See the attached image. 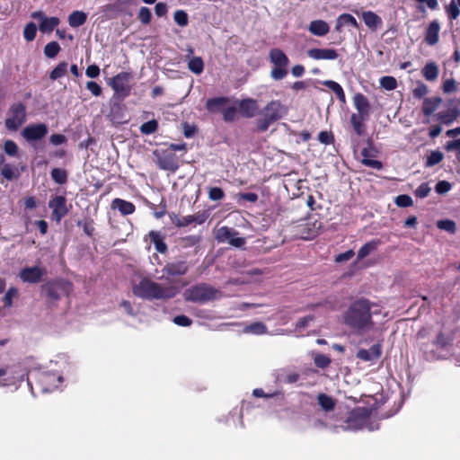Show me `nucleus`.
Here are the masks:
<instances>
[{
	"mask_svg": "<svg viewBox=\"0 0 460 460\" xmlns=\"http://www.w3.org/2000/svg\"><path fill=\"white\" fill-rule=\"evenodd\" d=\"M287 113L288 108L279 101H270L260 112L257 120L259 129L265 131L271 123L282 119Z\"/></svg>",
	"mask_w": 460,
	"mask_h": 460,
	"instance_id": "7ed1b4c3",
	"label": "nucleus"
},
{
	"mask_svg": "<svg viewBox=\"0 0 460 460\" xmlns=\"http://www.w3.org/2000/svg\"><path fill=\"white\" fill-rule=\"evenodd\" d=\"M46 274L44 268L40 266L25 267L19 272L21 280L24 283L36 284L39 283L42 277Z\"/></svg>",
	"mask_w": 460,
	"mask_h": 460,
	"instance_id": "f8f14e48",
	"label": "nucleus"
},
{
	"mask_svg": "<svg viewBox=\"0 0 460 460\" xmlns=\"http://www.w3.org/2000/svg\"><path fill=\"white\" fill-rule=\"evenodd\" d=\"M157 129V121L156 120H149L145 122L140 127V131L143 134L149 135L154 133Z\"/></svg>",
	"mask_w": 460,
	"mask_h": 460,
	"instance_id": "603ef678",
	"label": "nucleus"
},
{
	"mask_svg": "<svg viewBox=\"0 0 460 460\" xmlns=\"http://www.w3.org/2000/svg\"><path fill=\"white\" fill-rule=\"evenodd\" d=\"M367 429L368 430H374L377 429V425H373L369 423V418L367 414V411L362 409L356 410L352 411L348 418L345 426L343 427L344 430H358Z\"/></svg>",
	"mask_w": 460,
	"mask_h": 460,
	"instance_id": "20e7f679",
	"label": "nucleus"
},
{
	"mask_svg": "<svg viewBox=\"0 0 460 460\" xmlns=\"http://www.w3.org/2000/svg\"><path fill=\"white\" fill-rule=\"evenodd\" d=\"M52 179L58 184H63L66 181V172L65 170L55 168L51 172Z\"/></svg>",
	"mask_w": 460,
	"mask_h": 460,
	"instance_id": "09e8293b",
	"label": "nucleus"
},
{
	"mask_svg": "<svg viewBox=\"0 0 460 460\" xmlns=\"http://www.w3.org/2000/svg\"><path fill=\"white\" fill-rule=\"evenodd\" d=\"M240 113L246 118H252L259 112V103L256 100L247 98L239 102Z\"/></svg>",
	"mask_w": 460,
	"mask_h": 460,
	"instance_id": "f3484780",
	"label": "nucleus"
},
{
	"mask_svg": "<svg viewBox=\"0 0 460 460\" xmlns=\"http://www.w3.org/2000/svg\"><path fill=\"white\" fill-rule=\"evenodd\" d=\"M37 33L36 24L33 22H29L25 25L23 29V37L27 41H32Z\"/></svg>",
	"mask_w": 460,
	"mask_h": 460,
	"instance_id": "37998d69",
	"label": "nucleus"
},
{
	"mask_svg": "<svg viewBox=\"0 0 460 460\" xmlns=\"http://www.w3.org/2000/svg\"><path fill=\"white\" fill-rule=\"evenodd\" d=\"M63 377L57 373H44L40 377L42 390L44 392H51L58 387V384L61 383Z\"/></svg>",
	"mask_w": 460,
	"mask_h": 460,
	"instance_id": "2eb2a0df",
	"label": "nucleus"
},
{
	"mask_svg": "<svg viewBox=\"0 0 460 460\" xmlns=\"http://www.w3.org/2000/svg\"><path fill=\"white\" fill-rule=\"evenodd\" d=\"M225 102L226 100L224 98L209 99L208 100L206 106L209 111H215L217 108L223 105Z\"/></svg>",
	"mask_w": 460,
	"mask_h": 460,
	"instance_id": "bf43d9fd",
	"label": "nucleus"
},
{
	"mask_svg": "<svg viewBox=\"0 0 460 460\" xmlns=\"http://www.w3.org/2000/svg\"><path fill=\"white\" fill-rule=\"evenodd\" d=\"M149 237L151 239V242L155 244V247L157 252L164 253L167 250V246L165 243L164 242V237L161 235L160 233L155 231H151L149 233Z\"/></svg>",
	"mask_w": 460,
	"mask_h": 460,
	"instance_id": "72a5a7b5",
	"label": "nucleus"
},
{
	"mask_svg": "<svg viewBox=\"0 0 460 460\" xmlns=\"http://www.w3.org/2000/svg\"><path fill=\"white\" fill-rule=\"evenodd\" d=\"M270 60L274 66H288L289 60L286 54L279 49H272L270 51Z\"/></svg>",
	"mask_w": 460,
	"mask_h": 460,
	"instance_id": "5701e85b",
	"label": "nucleus"
},
{
	"mask_svg": "<svg viewBox=\"0 0 460 460\" xmlns=\"http://www.w3.org/2000/svg\"><path fill=\"white\" fill-rule=\"evenodd\" d=\"M86 88L94 95L99 96L102 93V88L101 86L93 82L90 81L86 84Z\"/></svg>",
	"mask_w": 460,
	"mask_h": 460,
	"instance_id": "338daca9",
	"label": "nucleus"
},
{
	"mask_svg": "<svg viewBox=\"0 0 460 460\" xmlns=\"http://www.w3.org/2000/svg\"><path fill=\"white\" fill-rule=\"evenodd\" d=\"M345 26H352L354 28H358V23L355 17L351 14L342 13L337 18L335 31L340 32Z\"/></svg>",
	"mask_w": 460,
	"mask_h": 460,
	"instance_id": "b1692460",
	"label": "nucleus"
},
{
	"mask_svg": "<svg viewBox=\"0 0 460 460\" xmlns=\"http://www.w3.org/2000/svg\"><path fill=\"white\" fill-rule=\"evenodd\" d=\"M206 219L207 216L205 214L198 213L195 215L183 217V224L184 226H187L191 224L201 225L206 221Z\"/></svg>",
	"mask_w": 460,
	"mask_h": 460,
	"instance_id": "4c0bfd02",
	"label": "nucleus"
},
{
	"mask_svg": "<svg viewBox=\"0 0 460 460\" xmlns=\"http://www.w3.org/2000/svg\"><path fill=\"white\" fill-rule=\"evenodd\" d=\"M431 189L428 183H421L415 190V195L420 199L427 197Z\"/></svg>",
	"mask_w": 460,
	"mask_h": 460,
	"instance_id": "052dcab7",
	"label": "nucleus"
},
{
	"mask_svg": "<svg viewBox=\"0 0 460 460\" xmlns=\"http://www.w3.org/2000/svg\"><path fill=\"white\" fill-rule=\"evenodd\" d=\"M112 207L117 208L122 215H130L135 211V206L121 199H115L112 202Z\"/></svg>",
	"mask_w": 460,
	"mask_h": 460,
	"instance_id": "bb28decb",
	"label": "nucleus"
},
{
	"mask_svg": "<svg viewBox=\"0 0 460 460\" xmlns=\"http://www.w3.org/2000/svg\"><path fill=\"white\" fill-rule=\"evenodd\" d=\"M362 164H365L366 166H368V167H371L373 169H381L382 168V164L381 162L377 161V160H375V159H372L368 156V151L367 149H363L362 150Z\"/></svg>",
	"mask_w": 460,
	"mask_h": 460,
	"instance_id": "58836bf2",
	"label": "nucleus"
},
{
	"mask_svg": "<svg viewBox=\"0 0 460 460\" xmlns=\"http://www.w3.org/2000/svg\"><path fill=\"white\" fill-rule=\"evenodd\" d=\"M380 84L385 90L392 91L396 88L397 82L393 76H384L380 79Z\"/></svg>",
	"mask_w": 460,
	"mask_h": 460,
	"instance_id": "8fccbe9b",
	"label": "nucleus"
},
{
	"mask_svg": "<svg viewBox=\"0 0 460 460\" xmlns=\"http://www.w3.org/2000/svg\"><path fill=\"white\" fill-rule=\"evenodd\" d=\"M188 68L194 74L199 75L203 72L204 63L201 58L194 57L188 62Z\"/></svg>",
	"mask_w": 460,
	"mask_h": 460,
	"instance_id": "e433bc0d",
	"label": "nucleus"
},
{
	"mask_svg": "<svg viewBox=\"0 0 460 460\" xmlns=\"http://www.w3.org/2000/svg\"><path fill=\"white\" fill-rule=\"evenodd\" d=\"M208 197L212 200H220L224 198V191L218 187H213L208 191Z\"/></svg>",
	"mask_w": 460,
	"mask_h": 460,
	"instance_id": "e2e57ef3",
	"label": "nucleus"
},
{
	"mask_svg": "<svg viewBox=\"0 0 460 460\" xmlns=\"http://www.w3.org/2000/svg\"><path fill=\"white\" fill-rule=\"evenodd\" d=\"M440 25L438 21H432L426 31L425 40L426 42L433 46L438 42L439 40Z\"/></svg>",
	"mask_w": 460,
	"mask_h": 460,
	"instance_id": "412c9836",
	"label": "nucleus"
},
{
	"mask_svg": "<svg viewBox=\"0 0 460 460\" xmlns=\"http://www.w3.org/2000/svg\"><path fill=\"white\" fill-rule=\"evenodd\" d=\"M439 74V69L435 62H428L422 69V75L427 81H435Z\"/></svg>",
	"mask_w": 460,
	"mask_h": 460,
	"instance_id": "393cba45",
	"label": "nucleus"
},
{
	"mask_svg": "<svg viewBox=\"0 0 460 460\" xmlns=\"http://www.w3.org/2000/svg\"><path fill=\"white\" fill-rule=\"evenodd\" d=\"M66 283L63 282H55V283H49L46 286H44V290L47 293V296L51 299H58L59 297V295L58 294V289L61 288H65Z\"/></svg>",
	"mask_w": 460,
	"mask_h": 460,
	"instance_id": "f704fd0d",
	"label": "nucleus"
},
{
	"mask_svg": "<svg viewBox=\"0 0 460 460\" xmlns=\"http://www.w3.org/2000/svg\"><path fill=\"white\" fill-rule=\"evenodd\" d=\"M435 189L438 194H445L451 190V184L447 181H440L437 183Z\"/></svg>",
	"mask_w": 460,
	"mask_h": 460,
	"instance_id": "0e129e2a",
	"label": "nucleus"
},
{
	"mask_svg": "<svg viewBox=\"0 0 460 460\" xmlns=\"http://www.w3.org/2000/svg\"><path fill=\"white\" fill-rule=\"evenodd\" d=\"M186 300L205 303L217 297V291L207 285L190 288L184 292Z\"/></svg>",
	"mask_w": 460,
	"mask_h": 460,
	"instance_id": "423d86ee",
	"label": "nucleus"
},
{
	"mask_svg": "<svg viewBox=\"0 0 460 460\" xmlns=\"http://www.w3.org/2000/svg\"><path fill=\"white\" fill-rule=\"evenodd\" d=\"M267 326L261 322H255L246 325L243 328L244 333H250L253 335H262L267 333Z\"/></svg>",
	"mask_w": 460,
	"mask_h": 460,
	"instance_id": "7c9ffc66",
	"label": "nucleus"
},
{
	"mask_svg": "<svg viewBox=\"0 0 460 460\" xmlns=\"http://www.w3.org/2000/svg\"><path fill=\"white\" fill-rule=\"evenodd\" d=\"M129 74L128 73H120L117 75L113 79L111 83V86L113 90L116 93H128V80H129Z\"/></svg>",
	"mask_w": 460,
	"mask_h": 460,
	"instance_id": "6ab92c4d",
	"label": "nucleus"
},
{
	"mask_svg": "<svg viewBox=\"0 0 460 460\" xmlns=\"http://www.w3.org/2000/svg\"><path fill=\"white\" fill-rule=\"evenodd\" d=\"M133 294L146 300H164L176 296L179 288L175 286H162L150 279L143 278L137 283L132 285Z\"/></svg>",
	"mask_w": 460,
	"mask_h": 460,
	"instance_id": "f03ea898",
	"label": "nucleus"
},
{
	"mask_svg": "<svg viewBox=\"0 0 460 460\" xmlns=\"http://www.w3.org/2000/svg\"><path fill=\"white\" fill-rule=\"evenodd\" d=\"M379 243V241L373 240L364 244L358 252V261L364 259L365 257L368 256L370 253L375 252L378 247Z\"/></svg>",
	"mask_w": 460,
	"mask_h": 460,
	"instance_id": "2f4dec72",
	"label": "nucleus"
},
{
	"mask_svg": "<svg viewBox=\"0 0 460 460\" xmlns=\"http://www.w3.org/2000/svg\"><path fill=\"white\" fill-rule=\"evenodd\" d=\"M367 119L368 117L358 113H353L351 115L350 123L352 125L353 129L358 136L363 135L365 131L364 121L367 120Z\"/></svg>",
	"mask_w": 460,
	"mask_h": 460,
	"instance_id": "a878e982",
	"label": "nucleus"
},
{
	"mask_svg": "<svg viewBox=\"0 0 460 460\" xmlns=\"http://www.w3.org/2000/svg\"><path fill=\"white\" fill-rule=\"evenodd\" d=\"M173 323L179 326H190L191 320L185 315H178L173 318Z\"/></svg>",
	"mask_w": 460,
	"mask_h": 460,
	"instance_id": "774afa93",
	"label": "nucleus"
},
{
	"mask_svg": "<svg viewBox=\"0 0 460 460\" xmlns=\"http://www.w3.org/2000/svg\"><path fill=\"white\" fill-rule=\"evenodd\" d=\"M444 158L442 152L436 150L432 151L427 158L426 165L429 167L434 166L439 164Z\"/></svg>",
	"mask_w": 460,
	"mask_h": 460,
	"instance_id": "a18cd8bd",
	"label": "nucleus"
},
{
	"mask_svg": "<svg viewBox=\"0 0 460 460\" xmlns=\"http://www.w3.org/2000/svg\"><path fill=\"white\" fill-rule=\"evenodd\" d=\"M317 399L319 405L323 411H330L333 410L335 406V402L332 397L324 394H321L318 395Z\"/></svg>",
	"mask_w": 460,
	"mask_h": 460,
	"instance_id": "c9c22d12",
	"label": "nucleus"
},
{
	"mask_svg": "<svg viewBox=\"0 0 460 460\" xmlns=\"http://www.w3.org/2000/svg\"><path fill=\"white\" fill-rule=\"evenodd\" d=\"M443 91L446 93H451L456 91V85L454 79H447L443 84Z\"/></svg>",
	"mask_w": 460,
	"mask_h": 460,
	"instance_id": "69168bd1",
	"label": "nucleus"
},
{
	"mask_svg": "<svg viewBox=\"0 0 460 460\" xmlns=\"http://www.w3.org/2000/svg\"><path fill=\"white\" fill-rule=\"evenodd\" d=\"M1 174L8 181L17 180L21 176V171L18 167L6 164L1 169Z\"/></svg>",
	"mask_w": 460,
	"mask_h": 460,
	"instance_id": "c756f323",
	"label": "nucleus"
},
{
	"mask_svg": "<svg viewBox=\"0 0 460 460\" xmlns=\"http://www.w3.org/2000/svg\"><path fill=\"white\" fill-rule=\"evenodd\" d=\"M26 121V108L22 103H14L7 111L5 128L16 131Z\"/></svg>",
	"mask_w": 460,
	"mask_h": 460,
	"instance_id": "39448f33",
	"label": "nucleus"
},
{
	"mask_svg": "<svg viewBox=\"0 0 460 460\" xmlns=\"http://www.w3.org/2000/svg\"><path fill=\"white\" fill-rule=\"evenodd\" d=\"M4 150L10 156H15L18 152V146L13 140H5L4 143Z\"/></svg>",
	"mask_w": 460,
	"mask_h": 460,
	"instance_id": "864d4df0",
	"label": "nucleus"
},
{
	"mask_svg": "<svg viewBox=\"0 0 460 460\" xmlns=\"http://www.w3.org/2000/svg\"><path fill=\"white\" fill-rule=\"evenodd\" d=\"M288 66H274L270 72V75L275 80H281L288 75Z\"/></svg>",
	"mask_w": 460,
	"mask_h": 460,
	"instance_id": "6e6d98bb",
	"label": "nucleus"
},
{
	"mask_svg": "<svg viewBox=\"0 0 460 460\" xmlns=\"http://www.w3.org/2000/svg\"><path fill=\"white\" fill-rule=\"evenodd\" d=\"M315 366L321 368L328 367L331 363V358L323 354H316L314 358Z\"/></svg>",
	"mask_w": 460,
	"mask_h": 460,
	"instance_id": "5fc2aeb1",
	"label": "nucleus"
},
{
	"mask_svg": "<svg viewBox=\"0 0 460 460\" xmlns=\"http://www.w3.org/2000/svg\"><path fill=\"white\" fill-rule=\"evenodd\" d=\"M446 13L450 20H456L460 15V7L456 0H451L445 7Z\"/></svg>",
	"mask_w": 460,
	"mask_h": 460,
	"instance_id": "ea45409f",
	"label": "nucleus"
},
{
	"mask_svg": "<svg viewBox=\"0 0 460 460\" xmlns=\"http://www.w3.org/2000/svg\"><path fill=\"white\" fill-rule=\"evenodd\" d=\"M60 51V46L56 41L48 43L44 48V54L49 58H55Z\"/></svg>",
	"mask_w": 460,
	"mask_h": 460,
	"instance_id": "a19ab883",
	"label": "nucleus"
},
{
	"mask_svg": "<svg viewBox=\"0 0 460 460\" xmlns=\"http://www.w3.org/2000/svg\"><path fill=\"white\" fill-rule=\"evenodd\" d=\"M442 100L439 97L426 98L423 101L422 111L425 115H431L439 106Z\"/></svg>",
	"mask_w": 460,
	"mask_h": 460,
	"instance_id": "c85d7f7f",
	"label": "nucleus"
},
{
	"mask_svg": "<svg viewBox=\"0 0 460 460\" xmlns=\"http://www.w3.org/2000/svg\"><path fill=\"white\" fill-rule=\"evenodd\" d=\"M307 56L314 60H334L339 54L333 49H310L307 50Z\"/></svg>",
	"mask_w": 460,
	"mask_h": 460,
	"instance_id": "dca6fc26",
	"label": "nucleus"
},
{
	"mask_svg": "<svg viewBox=\"0 0 460 460\" xmlns=\"http://www.w3.org/2000/svg\"><path fill=\"white\" fill-rule=\"evenodd\" d=\"M380 314L377 305L366 299L353 302L343 315L344 323L354 332L364 335L377 329L374 317Z\"/></svg>",
	"mask_w": 460,
	"mask_h": 460,
	"instance_id": "f257e3e1",
	"label": "nucleus"
},
{
	"mask_svg": "<svg viewBox=\"0 0 460 460\" xmlns=\"http://www.w3.org/2000/svg\"><path fill=\"white\" fill-rule=\"evenodd\" d=\"M457 117V113L454 111H447L438 113V119L444 124H451Z\"/></svg>",
	"mask_w": 460,
	"mask_h": 460,
	"instance_id": "c03bdc74",
	"label": "nucleus"
},
{
	"mask_svg": "<svg viewBox=\"0 0 460 460\" xmlns=\"http://www.w3.org/2000/svg\"><path fill=\"white\" fill-rule=\"evenodd\" d=\"M49 207L52 209V217L57 222H59L68 212L66 200L63 196H56L51 199L49 202Z\"/></svg>",
	"mask_w": 460,
	"mask_h": 460,
	"instance_id": "ddd939ff",
	"label": "nucleus"
},
{
	"mask_svg": "<svg viewBox=\"0 0 460 460\" xmlns=\"http://www.w3.org/2000/svg\"><path fill=\"white\" fill-rule=\"evenodd\" d=\"M154 155L156 157V164L160 169L174 172L179 168L177 156L172 152L156 150L154 152Z\"/></svg>",
	"mask_w": 460,
	"mask_h": 460,
	"instance_id": "1a4fd4ad",
	"label": "nucleus"
},
{
	"mask_svg": "<svg viewBox=\"0 0 460 460\" xmlns=\"http://www.w3.org/2000/svg\"><path fill=\"white\" fill-rule=\"evenodd\" d=\"M362 19L366 26L371 31H376L383 25V21L379 15L372 11H365L362 13Z\"/></svg>",
	"mask_w": 460,
	"mask_h": 460,
	"instance_id": "aec40b11",
	"label": "nucleus"
},
{
	"mask_svg": "<svg viewBox=\"0 0 460 460\" xmlns=\"http://www.w3.org/2000/svg\"><path fill=\"white\" fill-rule=\"evenodd\" d=\"M173 18L175 22L181 27H184L188 24V14L182 10L176 11L174 13Z\"/></svg>",
	"mask_w": 460,
	"mask_h": 460,
	"instance_id": "3c124183",
	"label": "nucleus"
},
{
	"mask_svg": "<svg viewBox=\"0 0 460 460\" xmlns=\"http://www.w3.org/2000/svg\"><path fill=\"white\" fill-rule=\"evenodd\" d=\"M382 355V344H374L368 349H360L357 352V358L367 362L375 363Z\"/></svg>",
	"mask_w": 460,
	"mask_h": 460,
	"instance_id": "4468645a",
	"label": "nucleus"
},
{
	"mask_svg": "<svg viewBox=\"0 0 460 460\" xmlns=\"http://www.w3.org/2000/svg\"><path fill=\"white\" fill-rule=\"evenodd\" d=\"M87 19V14L82 11H74L68 17L69 25L73 28L83 25Z\"/></svg>",
	"mask_w": 460,
	"mask_h": 460,
	"instance_id": "473e14b6",
	"label": "nucleus"
},
{
	"mask_svg": "<svg viewBox=\"0 0 460 460\" xmlns=\"http://www.w3.org/2000/svg\"><path fill=\"white\" fill-rule=\"evenodd\" d=\"M395 204L401 208H407L411 207L413 204V201L408 195H399L395 199Z\"/></svg>",
	"mask_w": 460,
	"mask_h": 460,
	"instance_id": "4d7b16f0",
	"label": "nucleus"
},
{
	"mask_svg": "<svg viewBox=\"0 0 460 460\" xmlns=\"http://www.w3.org/2000/svg\"><path fill=\"white\" fill-rule=\"evenodd\" d=\"M31 17L39 22V30L42 33H50L60 22L58 17H48L41 11L31 13Z\"/></svg>",
	"mask_w": 460,
	"mask_h": 460,
	"instance_id": "9d476101",
	"label": "nucleus"
},
{
	"mask_svg": "<svg viewBox=\"0 0 460 460\" xmlns=\"http://www.w3.org/2000/svg\"><path fill=\"white\" fill-rule=\"evenodd\" d=\"M353 105L357 110L358 114H361L369 117L370 114V103L367 98L360 93H356L353 96Z\"/></svg>",
	"mask_w": 460,
	"mask_h": 460,
	"instance_id": "a211bd4d",
	"label": "nucleus"
},
{
	"mask_svg": "<svg viewBox=\"0 0 460 460\" xmlns=\"http://www.w3.org/2000/svg\"><path fill=\"white\" fill-rule=\"evenodd\" d=\"M237 234L236 231L227 226H221L215 230V238L218 243H227L232 246L240 248L245 244V239Z\"/></svg>",
	"mask_w": 460,
	"mask_h": 460,
	"instance_id": "6e6552de",
	"label": "nucleus"
},
{
	"mask_svg": "<svg viewBox=\"0 0 460 460\" xmlns=\"http://www.w3.org/2000/svg\"><path fill=\"white\" fill-rule=\"evenodd\" d=\"M164 271L172 276L183 275L187 271V266L183 261L170 263L164 267Z\"/></svg>",
	"mask_w": 460,
	"mask_h": 460,
	"instance_id": "cd10ccee",
	"label": "nucleus"
},
{
	"mask_svg": "<svg viewBox=\"0 0 460 460\" xmlns=\"http://www.w3.org/2000/svg\"><path fill=\"white\" fill-rule=\"evenodd\" d=\"M66 72H67V63L61 62L51 71L49 77L52 80H57L58 78L62 77L63 75H65Z\"/></svg>",
	"mask_w": 460,
	"mask_h": 460,
	"instance_id": "79ce46f5",
	"label": "nucleus"
},
{
	"mask_svg": "<svg viewBox=\"0 0 460 460\" xmlns=\"http://www.w3.org/2000/svg\"><path fill=\"white\" fill-rule=\"evenodd\" d=\"M21 134L28 142L38 141L48 134V127L44 123L31 124L25 127Z\"/></svg>",
	"mask_w": 460,
	"mask_h": 460,
	"instance_id": "9b49d317",
	"label": "nucleus"
},
{
	"mask_svg": "<svg viewBox=\"0 0 460 460\" xmlns=\"http://www.w3.org/2000/svg\"><path fill=\"white\" fill-rule=\"evenodd\" d=\"M308 31L314 36L323 37L329 32L330 26L323 20H314L310 22Z\"/></svg>",
	"mask_w": 460,
	"mask_h": 460,
	"instance_id": "4be33fe9",
	"label": "nucleus"
},
{
	"mask_svg": "<svg viewBox=\"0 0 460 460\" xmlns=\"http://www.w3.org/2000/svg\"><path fill=\"white\" fill-rule=\"evenodd\" d=\"M433 344L437 349H444L450 344V338L440 332L433 341Z\"/></svg>",
	"mask_w": 460,
	"mask_h": 460,
	"instance_id": "49530a36",
	"label": "nucleus"
},
{
	"mask_svg": "<svg viewBox=\"0 0 460 460\" xmlns=\"http://www.w3.org/2000/svg\"><path fill=\"white\" fill-rule=\"evenodd\" d=\"M25 373L17 366L0 368V386H16L23 381Z\"/></svg>",
	"mask_w": 460,
	"mask_h": 460,
	"instance_id": "0eeeda50",
	"label": "nucleus"
},
{
	"mask_svg": "<svg viewBox=\"0 0 460 460\" xmlns=\"http://www.w3.org/2000/svg\"><path fill=\"white\" fill-rule=\"evenodd\" d=\"M437 226L444 231L454 234L456 232V223L450 219L439 220L437 222Z\"/></svg>",
	"mask_w": 460,
	"mask_h": 460,
	"instance_id": "de8ad7c7",
	"label": "nucleus"
},
{
	"mask_svg": "<svg viewBox=\"0 0 460 460\" xmlns=\"http://www.w3.org/2000/svg\"><path fill=\"white\" fill-rule=\"evenodd\" d=\"M151 12L148 8L146 7H141L140 10H139V13H138V18L139 20L145 23V24H147L150 22V20H151Z\"/></svg>",
	"mask_w": 460,
	"mask_h": 460,
	"instance_id": "680f3d73",
	"label": "nucleus"
},
{
	"mask_svg": "<svg viewBox=\"0 0 460 460\" xmlns=\"http://www.w3.org/2000/svg\"><path fill=\"white\" fill-rule=\"evenodd\" d=\"M18 294V290L15 288H10L7 292L5 293L3 300L5 306H12L13 305V298L16 296Z\"/></svg>",
	"mask_w": 460,
	"mask_h": 460,
	"instance_id": "13d9d810",
	"label": "nucleus"
}]
</instances>
